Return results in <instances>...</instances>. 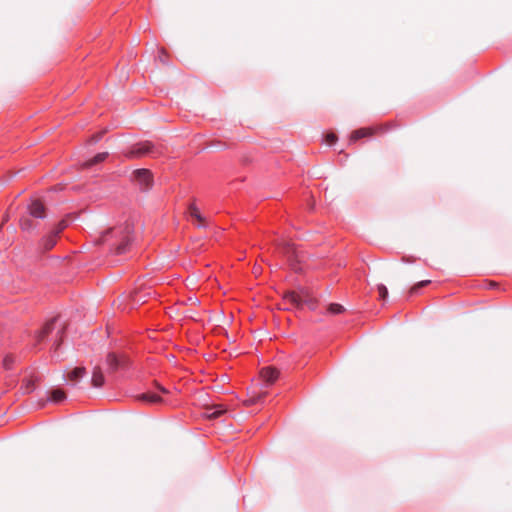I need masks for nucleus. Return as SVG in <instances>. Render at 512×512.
Wrapping results in <instances>:
<instances>
[{"label": "nucleus", "instance_id": "f8f14e48", "mask_svg": "<svg viewBox=\"0 0 512 512\" xmlns=\"http://www.w3.org/2000/svg\"><path fill=\"white\" fill-rule=\"evenodd\" d=\"M136 398L139 401L150 403V404H157V403L162 402V398L154 392H145V393L139 394Z\"/></svg>", "mask_w": 512, "mask_h": 512}, {"label": "nucleus", "instance_id": "423d86ee", "mask_svg": "<svg viewBox=\"0 0 512 512\" xmlns=\"http://www.w3.org/2000/svg\"><path fill=\"white\" fill-rule=\"evenodd\" d=\"M29 214L34 218H44L46 216L45 206L39 200H33L29 205Z\"/></svg>", "mask_w": 512, "mask_h": 512}, {"label": "nucleus", "instance_id": "a878e982", "mask_svg": "<svg viewBox=\"0 0 512 512\" xmlns=\"http://www.w3.org/2000/svg\"><path fill=\"white\" fill-rule=\"evenodd\" d=\"M104 133H105V131H101L99 133H96V134L92 135L90 140H89V142L91 144H94V143L98 142L103 137Z\"/></svg>", "mask_w": 512, "mask_h": 512}, {"label": "nucleus", "instance_id": "c756f323", "mask_svg": "<svg viewBox=\"0 0 512 512\" xmlns=\"http://www.w3.org/2000/svg\"><path fill=\"white\" fill-rule=\"evenodd\" d=\"M58 334H60V336H59V340H57L55 342V350H57L62 343V335L64 334V330L59 331Z\"/></svg>", "mask_w": 512, "mask_h": 512}, {"label": "nucleus", "instance_id": "f03ea898", "mask_svg": "<svg viewBox=\"0 0 512 512\" xmlns=\"http://www.w3.org/2000/svg\"><path fill=\"white\" fill-rule=\"evenodd\" d=\"M161 153L162 151L160 147L155 146L153 143L149 141H144L130 146L123 152V155L126 159H134L141 158L144 156L155 157Z\"/></svg>", "mask_w": 512, "mask_h": 512}, {"label": "nucleus", "instance_id": "9b49d317", "mask_svg": "<svg viewBox=\"0 0 512 512\" xmlns=\"http://www.w3.org/2000/svg\"><path fill=\"white\" fill-rule=\"evenodd\" d=\"M226 413V409H224L221 405L209 406L205 409V416L208 419H217Z\"/></svg>", "mask_w": 512, "mask_h": 512}, {"label": "nucleus", "instance_id": "b1692460", "mask_svg": "<svg viewBox=\"0 0 512 512\" xmlns=\"http://www.w3.org/2000/svg\"><path fill=\"white\" fill-rule=\"evenodd\" d=\"M68 226V223L66 220H61L56 227L51 231L54 234H56L58 237L60 233Z\"/></svg>", "mask_w": 512, "mask_h": 512}, {"label": "nucleus", "instance_id": "5701e85b", "mask_svg": "<svg viewBox=\"0 0 512 512\" xmlns=\"http://www.w3.org/2000/svg\"><path fill=\"white\" fill-rule=\"evenodd\" d=\"M328 311L331 313V314H340L344 311V307L340 304H337V303H332L329 305L328 307Z\"/></svg>", "mask_w": 512, "mask_h": 512}, {"label": "nucleus", "instance_id": "a211bd4d", "mask_svg": "<svg viewBox=\"0 0 512 512\" xmlns=\"http://www.w3.org/2000/svg\"><path fill=\"white\" fill-rule=\"evenodd\" d=\"M66 399V394L61 389H54L50 392V400L54 403H60Z\"/></svg>", "mask_w": 512, "mask_h": 512}, {"label": "nucleus", "instance_id": "0eeeda50", "mask_svg": "<svg viewBox=\"0 0 512 512\" xmlns=\"http://www.w3.org/2000/svg\"><path fill=\"white\" fill-rule=\"evenodd\" d=\"M381 129H382L381 127H378L376 129H374V128H360L358 130H355L352 133V135L350 137V140L352 142H355V141H357V140H359L361 138L370 137V136H372L376 132V130H381Z\"/></svg>", "mask_w": 512, "mask_h": 512}, {"label": "nucleus", "instance_id": "f257e3e1", "mask_svg": "<svg viewBox=\"0 0 512 512\" xmlns=\"http://www.w3.org/2000/svg\"><path fill=\"white\" fill-rule=\"evenodd\" d=\"M132 233L133 225L125 222L104 232L99 241L101 244L107 245L111 252L120 255L128 251L133 241Z\"/></svg>", "mask_w": 512, "mask_h": 512}, {"label": "nucleus", "instance_id": "ddd939ff", "mask_svg": "<svg viewBox=\"0 0 512 512\" xmlns=\"http://www.w3.org/2000/svg\"><path fill=\"white\" fill-rule=\"evenodd\" d=\"M91 382L92 385L97 388L102 387L104 385V375L100 366H96L93 369Z\"/></svg>", "mask_w": 512, "mask_h": 512}, {"label": "nucleus", "instance_id": "1a4fd4ad", "mask_svg": "<svg viewBox=\"0 0 512 512\" xmlns=\"http://www.w3.org/2000/svg\"><path fill=\"white\" fill-rule=\"evenodd\" d=\"M38 377L37 376H30V377H26L22 380V384H21V390L23 391V393L25 394H29L31 392L34 391V389L36 388V384L38 382Z\"/></svg>", "mask_w": 512, "mask_h": 512}, {"label": "nucleus", "instance_id": "6ab92c4d", "mask_svg": "<svg viewBox=\"0 0 512 512\" xmlns=\"http://www.w3.org/2000/svg\"><path fill=\"white\" fill-rule=\"evenodd\" d=\"M430 283H431V281H430V280H423V281H420V282H418L417 284H415L414 286H412V287H411V289H410L409 293H410L411 295L416 294V293L419 291V289H421V288H423V287H426V286H427V285H429Z\"/></svg>", "mask_w": 512, "mask_h": 512}, {"label": "nucleus", "instance_id": "393cba45", "mask_svg": "<svg viewBox=\"0 0 512 512\" xmlns=\"http://www.w3.org/2000/svg\"><path fill=\"white\" fill-rule=\"evenodd\" d=\"M377 290H378V293H379V298L381 300H385L388 297V289H387V287L385 285L379 284L377 286Z\"/></svg>", "mask_w": 512, "mask_h": 512}, {"label": "nucleus", "instance_id": "cd10ccee", "mask_svg": "<svg viewBox=\"0 0 512 512\" xmlns=\"http://www.w3.org/2000/svg\"><path fill=\"white\" fill-rule=\"evenodd\" d=\"M337 140V137L335 134L330 133L326 135V141L329 145H333Z\"/></svg>", "mask_w": 512, "mask_h": 512}, {"label": "nucleus", "instance_id": "c85d7f7f", "mask_svg": "<svg viewBox=\"0 0 512 512\" xmlns=\"http://www.w3.org/2000/svg\"><path fill=\"white\" fill-rule=\"evenodd\" d=\"M154 386L162 394H168L169 393L168 389H166L164 386H162L161 384H159L157 382L154 383Z\"/></svg>", "mask_w": 512, "mask_h": 512}, {"label": "nucleus", "instance_id": "20e7f679", "mask_svg": "<svg viewBox=\"0 0 512 512\" xmlns=\"http://www.w3.org/2000/svg\"><path fill=\"white\" fill-rule=\"evenodd\" d=\"M106 363L110 373L126 369L129 365V359L125 355H117L111 352L107 355Z\"/></svg>", "mask_w": 512, "mask_h": 512}, {"label": "nucleus", "instance_id": "4be33fe9", "mask_svg": "<svg viewBox=\"0 0 512 512\" xmlns=\"http://www.w3.org/2000/svg\"><path fill=\"white\" fill-rule=\"evenodd\" d=\"M20 226H21L22 230H30L33 228V222L30 218L23 217L20 220Z\"/></svg>", "mask_w": 512, "mask_h": 512}, {"label": "nucleus", "instance_id": "6e6552de", "mask_svg": "<svg viewBox=\"0 0 512 512\" xmlns=\"http://www.w3.org/2000/svg\"><path fill=\"white\" fill-rule=\"evenodd\" d=\"M56 322V318L51 319L50 321L46 322L43 328L37 333L36 339L37 342H42L54 329Z\"/></svg>", "mask_w": 512, "mask_h": 512}, {"label": "nucleus", "instance_id": "4468645a", "mask_svg": "<svg viewBox=\"0 0 512 512\" xmlns=\"http://www.w3.org/2000/svg\"><path fill=\"white\" fill-rule=\"evenodd\" d=\"M86 374L84 367H76L69 374L68 379L72 382H78Z\"/></svg>", "mask_w": 512, "mask_h": 512}, {"label": "nucleus", "instance_id": "2eb2a0df", "mask_svg": "<svg viewBox=\"0 0 512 512\" xmlns=\"http://www.w3.org/2000/svg\"><path fill=\"white\" fill-rule=\"evenodd\" d=\"M189 214H190V216L193 219H195L197 221L199 226H204L205 225L204 218L202 217L199 209L194 204H191L189 206Z\"/></svg>", "mask_w": 512, "mask_h": 512}, {"label": "nucleus", "instance_id": "bb28decb", "mask_svg": "<svg viewBox=\"0 0 512 512\" xmlns=\"http://www.w3.org/2000/svg\"><path fill=\"white\" fill-rule=\"evenodd\" d=\"M160 62H162L163 64H166L167 61H168V55L166 53V51L164 49H161L159 51V56H158Z\"/></svg>", "mask_w": 512, "mask_h": 512}, {"label": "nucleus", "instance_id": "7ed1b4c3", "mask_svg": "<svg viewBox=\"0 0 512 512\" xmlns=\"http://www.w3.org/2000/svg\"><path fill=\"white\" fill-rule=\"evenodd\" d=\"M133 181L139 186L140 190L147 191L153 185L152 173L148 169H137L133 172Z\"/></svg>", "mask_w": 512, "mask_h": 512}, {"label": "nucleus", "instance_id": "dca6fc26", "mask_svg": "<svg viewBox=\"0 0 512 512\" xmlns=\"http://www.w3.org/2000/svg\"><path fill=\"white\" fill-rule=\"evenodd\" d=\"M107 157H108V153L107 152L98 153L92 159L86 161L84 163V166L87 167V168L92 167L93 165H96L98 163H101V162L105 161Z\"/></svg>", "mask_w": 512, "mask_h": 512}, {"label": "nucleus", "instance_id": "9d476101", "mask_svg": "<svg viewBox=\"0 0 512 512\" xmlns=\"http://www.w3.org/2000/svg\"><path fill=\"white\" fill-rule=\"evenodd\" d=\"M58 238L59 237L56 234L51 232V233H49L48 235H46L45 237L42 238L41 243H40V247L44 251H49V250H51L56 245Z\"/></svg>", "mask_w": 512, "mask_h": 512}, {"label": "nucleus", "instance_id": "f3484780", "mask_svg": "<svg viewBox=\"0 0 512 512\" xmlns=\"http://www.w3.org/2000/svg\"><path fill=\"white\" fill-rule=\"evenodd\" d=\"M285 300H287L292 305L297 306V307L302 305V298H301V296L298 293L294 292V291L287 292L285 294Z\"/></svg>", "mask_w": 512, "mask_h": 512}, {"label": "nucleus", "instance_id": "aec40b11", "mask_svg": "<svg viewBox=\"0 0 512 512\" xmlns=\"http://www.w3.org/2000/svg\"><path fill=\"white\" fill-rule=\"evenodd\" d=\"M15 362V358L13 355L11 354H7L4 359H3V367L6 369V370H10L12 369L13 367V364Z\"/></svg>", "mask_w": 512, "mask_h": 512}, {"label": "nucleus", "instance_id": "39448f33", "mask_svg": "<svg viewBox=\"0 0 512 512\" xmlns=\"http://www.w3.org/2000/svg\"><path fill=\"white\" fill-rule=\"evenodd\" d=\"M260 377L266 386H269L278 379L279 371L273 367H265L261 369Z\"/></svg>", "mask_w": 512, "mask_h": 512}, {"label": "nucleus", "instance_id": "412c9836", "mask_svg": "<svg viewBox=\"0 0 512 512\" xmlns=\"http://www.w3.org/2000/svg\"><path fill=\"white\" fill-rule=\"evenodd\" d=\"M265 395H266V393H258L256 395H252L247 400V402H248L249 405L260 403L264 399Z\"/></svg>", "mask_w": 512, "mask_h": 512}]
</instances>
